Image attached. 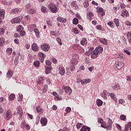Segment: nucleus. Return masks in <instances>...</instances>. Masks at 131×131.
<instances>
[{"mask_svg":"<svg viewBox=\"0 0 131 131\" xmlns=\"http://www.w3.org/2000/svg\"><path fill=\"white\" fill-rule=\"evenodd\" d=\"M12 117H13V113H12V111L10 110H8L5 114V119L6 120H10Z\"/></svg>","mask_w":131,"mask_h":131,"instance_id":"nucleus-6","label":"nucleus"},{"mask_svg":"<svg viewBox=\"0 0 131 131\" xmlns=\"http://www.w3.org/2000/svg\"><path fill=\"white\" fill-rule=\"evenodd\" d=\"M20 9L19 8H14L12 9L11 11V14H18V13H20Z\"/></svg>","mask_w":131,"mask_h":131,"instance_id":"nucleus-22","label":"nucleus"},{"mask_svg":"<svg viewBox=\"0 0 131 131\" xmlns=\"http://www.w3.org/2000/svg\"><path fill=\"white\" fill-rule=\"evenodd\" d=\"M28 12L30 15H33V14H35L36 13V10L34 8H30L28 10Z\"/></svg>","mask_w":131,"mask_h":131,"instance_id":"nucleus-24","label":"nucleus"},{"mask_svg":"<svg viewBox=\"0 0 131 131\" xmlns=\"http://www.w3.org/2000/svg\"><path fill=\"white\" fill-rule=\"evenodd\" d=\"M127 36L128 37L129 43H131V32L128 33L127 34Z\"/></svg>","mask_w":131,"mask_h":131,"instance_id":"nucleus-46","label":"nucleus"},{"mask_svg":"<svg viewBox=\"0 0 131 131\" xmlns=\"http://www.w3.org/2000/svg\"><path fill=\"white\" fill-rule=\"evenodd\" d=\"M31 7V5L29 4H28L26 5V9L27 10V11H29L30 10V8Z\"/></svg>","mask_w":131,"mask_h":131,"instance_id":"nucleus-57","label":"nucleus"},{"mask_svg":"<svg viewBox=\"0 0 131 131\" xmlns=\"http://www.w3.org/2000/svg\"><path fill=\"white\" fill-rule=\"evenodd\" d=\"M5 45V38L2 37L0 38V47H3Z\"/></svg>","mask_w":131,"mask_h":131,"instance_id":"nucleus-38","label":"nucleus"},{"mask_svg":"<svg viewBox=\"0 0 131 131\" xmlns=\"http://www.w3.org/2000/svg\"><path fill=\"white\" fill-rule=\"evenodd\" d=\"M29 27L30 30H31V29H33V30H34V29H36V25H35V24L29 25Z\"/></svg>","mask_w":131,"mask_h":131,"instance_id":"nucleus-37","label":"nucleus"},{"mask_svg":"<svg viewBox=\"0 0 131 131\" xmlns=\"http://www.w3.org/2000/svg\"><path fill=\"white\" fill-rule=\"evenodd\" d=\"M38 55L39 59L41 61V63H43V61H45V58H46V55L41 52H39Z\"/></svg>","mask_w":131,"mask_h":131,"instance_id":"nucleus-9","label":"nucleus"},{"mask_svg":"<svg viewBox=\"0 0 131 131\" xmlns=\"http://www.w3.org/2000/svg\"><path fill=\"white\" fill-rule=\"evenodd\" d=\"M14 72L12 70H9L8 71L7 74H6V78L8 79H10L12 76H13V74Z\"/></svg>","mask_w":131,"mask_h":131,"instance_id":"nucleus-10","label":"nucleus"},{"mask_svg":"<svg viewBox=\"0 0 131 131\" xmlns=\"http://www.w3.org/2000/svg\"><path fill=\"white\" fill-rule=\"evenodd\" d=\"M107 25L108 26H110V27H113L114 26V24L113 23V21H110L107 23Z\"/></svg>","mask_w":131,"mask_h":131,"instance_id":"nucleus-54","label":"nucleus"},{"mask_svg":"<svg viewBox=\"0 0 131 131\" xmlns=\"http://www.w3.org/2000/svg\"><path fill=\"white\" fill-rule=\"evenodd\" d=\"M62 131H70V128L64 127H63Z\"/></svg>","mask_w":131,"mask_h":131,"instance_id":"nucleus-64","label":"nucleus"},{"mask_svg":"<svg viewBox=\"0 0 131 131\" xmlns=\"http://www.w3.org/2000/svg\"><path fill=\"white\" fill-rule=\"evenodd\" d=\"M23 19V16H19L12 19L11 20V23H12V24H18V23H20V22H21Z\"/></svg>","mask_w":131,"mask_h":131,"instance_id":"nucleus-4","label":"nucleus"},{"mask_svg":"<svg viewBox=\"0 0 131 131\" xmlns=\"http://www.w3.org/2000/svg\"><path fill=\"white\" fill-rule=\"evenodd\" d=\"M50 34L51 35H54L55 36H59L60 35L59 34H56V32L54 31H50Z\"/></svg>","mask_w":131,"mask_h":131,"instance_id":"nucleus-45","label":"nucleus"},{"mask_svg":"<svg viewBox=\"0 0 131 131\" xmlns=\"http://www.w3.org/2000/svg\"><path fill=\"white\" fill-rule=\"evenodd\" d=\"M1 2L3 5H12V2L8 3L6 0H1Z\"/></svg>","mask_w":131,"mask_h":131,"instance_id":"nucleus-41","label":"nucleus"},{"mask_svg":"<svg viewBox=\"0 0 131 131\" xmlns=\"http://www.w3.org/2000/svg\"><path fill=\"white\" fill-rule=\"evenodd\" d=\"M99 41L103 45H107V41L106 39L101 38V39H99Z\"/></svg>","mask_w":131,"mask_h":131,"instance_id":"nucleus-34","label":"nucleus"},{"mask_svg":"<svg viewBox=\"0 0 131 131\" xmlns=\"http://www.w3.org/2000/svg\"><path fill=\"white\" fill-rule=\"evenodd\" d=\"M83 5L84 8H88L89 6V2H84Z\"/></svg>","mask_w":131,"mask_h":131,"instance_id":"nucleus-62","label":"nucleus"},{"mask_svg":"<svg viewBox=\"0 0 131 131\" xmlns=\"http://www.w3.org/2000/svg\"><path fill=\"white\" fill-rule=\"evenodd\" d=\"M91 81H92V79L87 78L83 80L78 81V82H81V84H85V83H90Z\"/></svg>","mask_w":131,"mask_h":131,"instance_id":"nucleus-13","label":"nucleus"},{"mask_svg":"<svg viewBox=\"0 0 131 131\" xmlns=\"http://www.w3.org/2000/svg\"><path fill=\"white\" fill-rule=\"evenodd\" d=\"M5 33V29L3 28H0V34L1 35H3Z\"/></svg>","mask_w":131,"mask_h":131,"instance_id":"nucleus-50","label":"nucleus"},{"mask_svg":"<svg viewBox=\"0 0 131 131\" xmlns=\"http://www.w3.org/2000/svg\"><path fill=\"white\" fill-rule=\"evenodd\" d=\"M17 113L19 114V116H22L23 114V112H22V109L20 106L17 107Z\"/></svg>","mask_w":131,"mask_h":131,"instance_id":"nucleus-27","label":"nucleus"},{"mask_svg":"<svg viewBox=\"0 0 131 131\" xmlns=\"http://www.w3.org/2000/svg\"><path fill=\"white\" fill-rule=\"evenodd\" d=\"M110 96L111 98L115 101V102H117V98H116V96H115V94L114 93H110Z\"/></svg>","mask_w":131,"mask_h":131,"instance_id":"nucleus-28","label":"nucleus"},{"mask_svg":"<svg viewBox=\"0 0 131 131\" xmlns=\"http://www.w3.org/2000/svg\"><path fill=\"white\" fill-rule=\"evenodd\" d=\"M121 16L123 18H127L129 16V13L127 10H123Z\"/></svg>","mask_w":131,"mask_h":131,"instance_id":"nucleus-11","label":"nucleus"},{"mask_svg":"<svg viewBox=\"0 0 131 131\" xmlns=\"http://www.w3.org/2000/svg\"><path fill=\"white\" fill-rule=\"evenodd\" d=\"M73 48L74 50L77 51V50H79L81 48V47H80V46H79V45L78 44H75L73 46Z\"/></svg>","mask_w":131,"mask_h":131,"instance_id":"nucleus-30","label":"nucleus"},{"mask_svg":"<svg viewBox=\"0 0 131 131\" xmlns=\"http://www.w3.org/2000/svg\"><path fill=\"white\" fill-rule=\"evenodd\" d=\"M36 110L38 113H39L40 114L42 113V108H41V106H38L36 107Z\"/></svg>","mask_w":131,"mask_h":131,"instance_id":"nucleus-29","label":"nucleus"},{"mask_svg":"<svg viewBox=\"0 0 131 131\" xmlns=\"http://www.w3.org/2000/svg\"><path fill=\"white\" fill-rule=\"evenodd\" d=\"M33 64L35 67H39V65H40V63H39V61H36L34 62Z\"/></svg>","mask_w":131,"mask_h":131,"instance_id":"nucleus-44","label":"nucleus"},{"mask_svg":"<svg viewBox=\"0 0 131 131\" xmlns=\"http://www.w3.org/2000/svg\"><path fill=\"white\" fill-rule=\"evenodd\" d=\"M98 123L102 124L104 122V120L101 118H98Z\"/></svg>","mask_w":131,"mask_h":131,"instance_id":"nucleus-58","label":"nucleus"},{"mask_svg":"<svg viewBox=\"0 0 131 131\" xmlns=\"http://www.w3.org/2000/svg\"><path fill=\"white\" fill-rule=\"evenodd\" d=\"M6 14V11L4 9H0V18L1 19H5V15Z\"/></svg>","mask_w":131,"mask_h":131,"instance_id":"nucleus-18","label":"nucleus"},{"mask_svg":"<svg viewBox=\"0 0 131 131\" xmlns=\"http://www.w3.org/2000/svg\"><path fill=\"white\" fill-rule=\"evenodd\" d=\"M47 123H48V120L47 119V118H46L45 117L41 118V119H40L41 124H42V125L46 126V125H47Z\"/></svg>","mask_w":131,"mask_h":131,"instance_id":"nucleus-17","label":"nucleus"},{"mask_svg":"<svg viewBox=\"0 0 131 131\" xmlns=\"http://www.w3.org/2000/svg\"><path fill=\"white\" fill-rule=\"evenodd\" d=\"M48 8L52 12V13H57L58 12V8H57V6L53 3H50L48 5Z\"/></svg>","mask_w":131,"mask_h":131,"instance_id":"nucleus-3","label":"nucleus"},{"mask_svg":"<svg viewBox=\"0 0 131 131\" xmlns=\"http://www.w3.org/2000/svg\"><path fill=\"white\" fill-rule=\"evenodd\" d=\"M56 41H57L59 46H62V40H61V38H60V37L56 38Z\"/></svg>","mask_w":131,"mask_h":131,"instance_id":"nucleus-42","label":"nucleus"},{"mask_svg":"<svg viewBox=\"0 0 131 131\" xmlns=\"http://www.w3.org/2000/svg\"><path fill=\"white\" fill-rule=\"evenodd\" d=\"M57 21L61 22V23H66V22H67V20L66 18L61 17H58L57 18Z\"/></svg>","mask_w":131,"mask_h":131,"instance_id":"nucleus-20","label":"nucleus"},{"mask_svg":"<svg viewBox=\"0 0 131 131\" xmlns=\"http://www.w3.org/2000/svg\"><path fill=\"white\" fill-rule=\"evenodd\" d=\"M73 24H74L75 25H77V24H78V19H77V18L75 17L73 19Z\"/></svg>","mask_w":131,"mask_h":131,"instance_id":"nucleus-40","label":"nucleus"},{"mask_svg":"<svg viewBox=\"0 0 131 131\" xmlns=\"http://www.w3.org/2000/svg\"><path fill=\"white\" fill-rule=\"evenodd\" d=\"M120 118L121 120H123V121H124V120H125V119H126V116H125V115H121L120 116Z\"/></svg>","mask_w":131,"mask_h":131,"instance_id":"nucleus-48","label":"nucleus"},{"mask_svg":"<svg viewBox=\"0 0 131 131\" xmlns=\"http://www.w3.org/2000/svg\"><path fill=\"white\" fill-rule=\"evenodd\" d=\"M82 126V124L80 123H78V124H77L76 125V127L77 128H78V129L79 128H80V127H81V126Z\"/></svg>","mask_w":131,"mask_h":131,"instance_id":"nucleus-61","label":"nucleus"},{"mask_svg":"<svg viewBox=\"0 0 131 131\" xmlns=\"http://www.w3.org/2000/svg\"><path fill=\"white\" fill-rule=\"evenodd\" d=\"M58 71L60 74V75L63 76L64 74H65V69H64V67H60L59 68Z\"/></svg>","mask_w":131,"mask_h":131,"instance_id":"nucleus-19","label":"nucleus"},{"mask_svg":"<svg viewBox=\"0 0 131 131\" xmlns=\"http://www.w3.org/2000/svg\"><path fill=\"white\" fill-rule=\"evenodd\" d=\"M74 65H76V64L72 63V66H71V67H70L71 71H74V70H75V67H74Z\"/></svg>","mask_w":131,"mask_h":131,"instance_id":"nucleus-52","label":"nucleus"},{"mask_svg":"<svg viewBox=\"0 0 131 131\" xmlns=\"http://www.w3.org/2000/svg\"><path fill=\"white\" fill-rule=\"evenodd\" d=\"M128 129H129V125L128 124L127 125H125L124 131H128Z\"/></svg>","mask_w":131,"mask_h":131,"instance_id":"nucleus-59","label":"nucleus"},{"mask_svg":"<svg viewBox=\"0 0 131 131\" xmlns=\"http://www.w3.org/2000/svg\"><path fill=\"white\" fill-rule=\"evenodd\" d=\"M114 23H115L116 26H117V28H118V27H119V19L115 18L114 19Z\"/></svg>","mask_w":131,"mask_h":131,"instance_id":"nucleus-31","label":"nucleus"},{"mask_svg":"<svg viewBox=\"0 0 131 131\" xmlns=\"http://www.w3.org/2000/svg\"><path fill=\"white\" fill-rule=\"evenodd\" d=\"M64 90L65 93H66V94H67L68 95H70V94L72 93V90L70 87L68 86L64 87Z\"/></svg>","mask_w":131,"mask_h":131,"instance_id":"nucleus-14","label":"nucleus"},{"mask_svg":"<svg viewBox=\"0 0 131 131\" xmlns=\"http://www.w3.org/2000/svg\"><path fill=\"white\" fill-rule=\"evenodd\" d=\"M46 68V71H45V73L46 74H49V73H51V70L52 69L51 67H48V66H45Z\"/></svg>","mask_w":131,"mask_h":131,"instance_id":"nucleus-25","label":"nucleus"},{"mask_svg":"<svg viewBox=\"0 0 131 131\" xmlns=\"http://www.w3.org/2000/svg\"><path fill=\"white\" fill-rule=\"evenodd\" d=\"M99 54L97 53V51L95 50L92 51L91 52V58L92 59H96L98 58Z\"/></svg>","mask_w":131,"mask_h":131,"instance_id":"nucleus-15","label":"nucleus"},{"mask_svg":"<svg viewBox=\"0 0 131 131\" xmlns=\"http://www.w3.org/2000/svg\"><path fill=\"white\" fill-rule=\"evenodd\" d=\"M87 17H88V18H89V20H91L93 17H94V15L93 14V13L92 12H89L87 14Z\"/></svg>","mask_w":131,"mask_h":131,"instance_id":"nucleus-36","label":"nucleus"},{"mask_svg":"<svg viewBox=\"0 0 131 131\" xmlns=\"http://www.w3.org/2000/svg\"><path fill=\"white\" fill-rule=\"evenodd\" d=\"M26 34V32L25 31L21 30L20 31V36H24Z\"/></svg>","mask_w":131,"mask_h":131,"instance_id":"nucleus-51","label":"nucleus"},{"mask_svg":"<svg viewBox=\"0 0 131 131\" xmlns=\"http://www.w3.org/2000/svg\"><path fill=\"white\" fill-rule=\"evenodd\" d=\"M94 51H96L97 54L98 55H100V54H101L102 52H103V48L101 47H98L96 48Z\"/></svg>","mask_w":131,"mask_h":131,"instance_id":"nucleus-21","label":"nucleus"},{"mask_svg":"<svg viewBox=\"0 0 131 131\" xmlns=\"http://www.w3.org/2000/svg\"><path fill=\"white\" fill-rule=\"evenodd\" d=\"M41 11L42 13H47V7L42 6L41 8Z\"/></svg>","mask_w":131,"mask_h":131,"instance_id":"nucleus-47","label":"nucleus"},{"mask_svg":"<svg viewBox=\"0 0 131 131\" xmlns=\"http://www.w3.org/2000/svg\"><path fill=\"white\" fill-rule=\"evenodd\" d=\"M120 7L121 9H125L126 6L124 5L123 3H120Z\"/></svg>","mask_w":131,"mask_h":131,"instance_id":"nucleus-60","label":"nucleus"},{"mask_svg":"<svg viewBox=\"0 0 131 131\" xmlns=\"http://www.w3.org/2000/svg\"><path fill=\"white\" fill-rule=\"evenodd\" d=\"M101 126L103 128H108V129H110V130H111V129H112V120L111 119H109L108 120L107 125V124H106L105 122H103L101 124Z\"/></svg>","mask_w":131,"mask_h":131,"instance_id":"nucleus-1","label":"nucleus"},{"mask_svg":"<svg viewBox=\"0 0 131 131\" xmlns=\"http://www.w3.org/2000/svg\"><path fill=\"white\" fill-rule=\"evenodd\" d=\"M10 101H13L15 99V94H11L8 97Z\"/></svg>","mask_w":131,"mask_h":131,"instance_id":"nucleus-39","label":"nucleus"},{"mask_svg":"<svg viewBox=\"0 0 131 131\" xmlns=\"http://www.w3.org/2000/svg\"><path fill=\"white\" fill-rule=\"evenodd\" d=\"M96 28H97L98 30H103V28L102 27V26L100 25L96 26Z\"/></svg>","mask_w":131,"mask_h":131,"instance_id":"nucleus-56","label":"nucleus"},{"mask_svg":"<svg viewBox=\"0 0 131 131\" xmlns=\"http://www.w3.org/2000/svg\"><path fill=\"white\" fill-rule=\"evenodd\" d=\"M107 96H110V93L107 92V90H103V93L101 94V96L104 100H107Z\"/></svg>","mask_w":131,"mask_h":131,"instance_id":"nucleus-12","label":"nucleus"},{"mask_svg":"<svg viewBox=\"0 0 131 131\" xmlns=\"http://www.w3.org/2000/svg\"><path fill=\"white\" fill-rule=\"evenodd\" d=\"M97 12L101 14L102 16H105V12H104L103 8L101 7H97Z\"/></svg>","mask_w":131,"mask_h":131,"instance_id":"nucleus-16","label":"nucleus"},{"mask_svg":"<svg viewBox=\"0 0 131 131\" xmlns=\"http://www.w3.org/2000/svg\"><path fill=\"white\" fill-rule=\"evenodd\" d=\"M6 52L7 54H8L9 55H11V54H12V48H8L6 50Z\"/></svg>","mask_w":131,"mask_h":131,"instance_id":"nucleus-53","label":"nucleus"},{"mask_svg":"<svg viewBox=\"0 0 131 131\" xmlns=\"http://www.w3.org/2000/svg\"><path fill=\"white\" fill-rule=\"evenodd\" d=\"M88 43V40H86V38H83L81 41H80V44L82 46H85Z\"/></svg>","mask_w":131,"mask_h":131,"instance_id":"nucleus-26","label":"nucleus"},{"mask_svg":"<svg viewBox=\"0 0 131 131\" xmlns=\"http://www.w3.org/2000/svg\"><path fill=\"white\" fill-rule=\"evenodd\" d=\"M113 90H114V91H119V90H120V85L119 83L116 84L115 85L113 86Z\"/></svg>","mask_w":131,"mask_h":131,"instance_id":"nucleus-23","label":"nucleus"},{"mask_svg":"<svg viewBox=\"0 0 131 131\" xmlns=\"http://www.w3.org/2000/svg\"><path fill=\"white\" fill-rule=\"evenodd\" d=\"M43 82V77H40L37 80V84H40V83H42Z\"/></svg>","mask_w":131,"mask_h":131,"instance_id":"nucleus-32","label":"nucleus"},{"mask_svg":"<svg viewBox=\"0 0 131 131\" xmlns=\"http://www.w3.org/2000/svg\"><path fill=\"white\" fill-rule=\"evenodd\" d=\"M25 20H27V21H30L31 18V16L30 15H26L25 17H24Z\"/></svg>","mask_w":131,"mask_h":131,"instance_id":"nucleus-49","label":"nucleus"},{"mask_svg":"<svg viewBox=\"0 0 131 131\" xmlns=\"http://www.w3.org/2000/svg\"><path fill=\"white\" fill-rule=\"evenodd\" d=\"M97 105L98 106V107H100V106H102L103 105V101H102L100 99H97L96 101Z\"/></svg>","mask_w":131,"mask_h":131,"instance_id":"nucleus-33","label":"nucleus"},{"mask_svg":"<svg viewBox=\"0 0 131 131\" xmlns=\"http://www.w3.org/2000/svg\"><path fill=\"white\" fill-rule=\"evenodd\" d=\"M116 67L117 68V69L120 70L123 66H124V63L119 62V61H116L115 63Z\"/></svg>","mask_w":131,"mask_h":131,"instance_id":"nucleus-7","label":"nucleus"},{"mask_svg":"<svg viewBox=\"0 0 131 131\" xmlns=\"http://www.w3.org/2000/svg\"><path fill=\"white\" fill-rule=\"evenodd\" d=\"M31 49L33 51V52H38V51H39V48L35 43L32 45Z\"/></svg>","mask_w":131,"mask_h":131,"instance_id":"nucleus-8","label":"nucleus"},{"mask_svg":"<svg viewBox=\"0 0 131 131\" xmlns=\"http://www.w3.org/2000/svg\"><path fill=\"white\" fill-rule=\"evenodd\" d=\"M34 32L36 34V36H37V37H39V31L38 29L37 28L34 29Z\"/></svg>","mask_w":131,"mask_h":131,"instance_id":"nucleus-35","label":"nucleus"},{"mask_svg":"<svg viewBox=\"0 0 131 131\" xmlns=\"http://www.w3.org/2000/svg\"><path fill=\"white\" fill-rule=\"evenodd\" d=\"M46 66H48V67H51V65H52V62L50 60H47L46 61Z\"/></svg>","mask_w":131,"mask_h":131,"instance_id":"nucleus-43","label":"nucleus"},{"mask_svg":"<svg viewBox=\"0 0 131 131\" xmlns=\"http://www.w3.org/2000/svg\"><path fill=\"white\" fill-rule=\"evenodd\" d=\"M72 57L73 58L72 59V64L77 65L78 63V60L79 59V56H78V54L74 53L72 55Z\"/></svg>","mask_w":131,"mask_h":131,"instance_id":"nucleus-2","label":"nucleus"},{"mask_svg":"<svg viewBox=\"0 0 131 131\" xmlns=\"http://www.w3.org/2000/svg\"><path fill=\"white\" fill-rule=\"evenodd\" d=\"M80 131H86V127H85V126H83L81 128Z\"/></svg>","mask_w":131,"mask_h":131,"instance_id":"nucleus-63","label":"nucleus"},{"mask_svg":"<svg viewBox=\"0 0 131 131\" xmlns=\"http://www.w3.org/2000/svg\"><path fill=\"white\" fill-rule=\"evenodd\" d=\"M51 48V46L48 43H45L40 46V49L43 52H48Z\"/></svg>","mask_w":131,"mask_h":131,"instance_id":"nucleus-5","label":"nucleus"},{"mask_svg":"<svg viewBox=\"0 0 131 131\" xmlns=\"http://www.w3.org/2000/svg\"><path fill=\"white\" fill-rule=\"evenodd\" d=\"M66 112H67V113H70L71 111V107H67L66 108V110H65Z\"/></svg>","mask_w":131,"mask_h":131,"instance_id":"nucleus-55","label":"nucleus"}]
</instances>
